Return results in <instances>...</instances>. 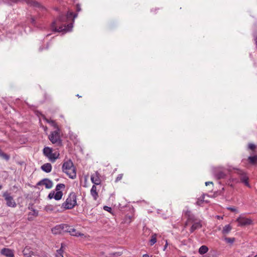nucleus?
Here are the masks:
<instances>
[{"label":"nucleus","instance_id":"obj_30","mask_svg":"<svg viewBox=\"0 0 257 257\" xmlns=\"http://www.w3.org/2000/svg\"><path fill=\"white\" fill-rule=\"evenodd\" d=\"M65 186L64 184H58L56 185L55 188L56 191H61L60 190L62 189H64Z\"/></svg>","mask_w":257,"mask_h":257},{"label":"nucleus","instance_id":"obj_32","mask_svg":"<svg viewBox=\"0 0 257 257\" xmlns=\"http://www.w3.org/2000/svg\"><path fill=\"white\" fill-rule=\"evenodd\" d=\"M49 124L52 126H53L54 128H55L56 130L59 129L58 125L54 120H52V121H51Z\"/></svg>","mask_w":257,"mask_h":257},{"label":"nucleus","instance_id":"obj_12","mask_svg":"<svg viewBox=\"0 0 257 257\" xmlns=\"http://www.w3.org/2000/svg\"><path fill=\"white\" fill-rule=\"evenodd\" d=\"M4 197L7 202V205L11 207H15L16 206V203L14 200L13 197L10 195L8 193H5L4 194Z\"/></svg>","mask_w":257,"mask_h":257},{"label":"nucleus","instance_id":"obj_9","mask_svg":"<svg viewBox=\"0 0 257 257\" xmlns=\"http://www.w3.org/2000/svg\"><path fill=\"white\" fill-rule=\"evenodd\" d=\"M236 221L238 223L239 226H245L252 224V220L250 218L239 216Z\"/></svg>","mask_w":257,"mask_h":257},{"label":"nucleus","instance_id":"obj_31","mask_svg":"<svg viewBox=\"0 0 257 257\" xmlns=\"http://www.w3.org/2000/svg\"><path fill=\"white\" fill-rule=\"evenodd\" d=\"M204 196H202L201 198H198L196 204L197 205L201 206L202 203L204 202Z\"/></svg>","mask_w":257,"mask_h":257},{"label":"nucleus","instance_id":"obj_2","mask_svg":"<svg viewBox=\"0 0 257 257\" xmlns=\"http://www.w3.org/2000/svg\"><path fill=\"white\" fill-rule=\"evenodd\" d=\"M62 171L66 174L68 177L72 179L76 177V170L73 163L71 160L65 162L62 167Z\"/></svg>","mask_w":257,"mask_h":257},{"label":"nucleus","instance_id":"obj_15","mask_svg":"<svg viewBox=\"0 0 257 257\" xmlns=\"http://www.w3.org/2000/svg\"><path fill=\"white\" fill-rule=\"evenodd\" d=\"M39 185H43L47 189H50L53 187V182L50 180L45 178L40 181L37 184Z\"/></svg>","mask_w":257,"mask_h":257},{"label":"nucleus","instance_id":"obj_11","mask_svg":"<svg viewBox=\"0 0 257 257\" xmlns=\"http://www.w3.org/2000/svg\"><path fill=\"white\" fill-rule=\"evenodd\" d=\"M23 2H25L30 6L39 8L41 10H45V7L36 0H23Z\"/></svg>","mask_w":257,"mask_h":257},{"label":"nucleus","instance_id":"obj_3","mask_svg":"<svg viewBox=\"0 0 257 257\" xmlns=\"http://www.w3.org/2000/svg\"><path fill=\"white\" fill-rule=\"evenodd\" d=\"M76 204L77 196L74 192H71L69 194L65 201L62 204L61 208L63 211L67 209H71L73 208Z\"/></svg>","mask_w":257,"mask_h":257},{"label":"nucleus","instance_id":"obj_33","mask_svg":"<svg viewBox=\"0 0 257 257\" xmlns=\"http://www.w3.org/2000/svg\"><path fill=\"white\" fill-rule=\"evenodd\" d=\"M122 177H123V174H118L115 179V182H117L120 181L122 179Z\"/></svg>","mask_w":257,"mask_h":257},{"label":"nucleus","instance_id":"obj_22","mask_svg":"<svg viewBox=\"0 0 257 257\" xmlns=\"http://www.w3.org/2000/svg\"><path fill=\"white\" fill-rule=\"evenodd\" d=\"M28 209L29 210H31L32 211V212H30L29 213V215H28L29 216L33 215V216H34L35 217H36V216H37L38 215V211L36 210V209H34L33 208V205L32 204H31V205L30 204L29 205V206L28 207Z\"/></svg>","mask_w":257,"mask_h":257},{"label":"nucleus","instance_id":"obj_20","mask_svg":"<svg viewBox=\"0 0 257 257\" xmlns=\"http://www.w3.org/2000/svg\"><path fill=\"white\" fill-rule=\"evenodd\" d=\"M90 194L94 200H96L98 198V194L97 191V188L95 185H93L90 190Z\"/></svg>","mask_w":257,"mask_h":257},{"label":"nucleus","instance_id":"obj_16","mask_svg":"<svg viewBox=\"0 0 257 257\" xmlns=\"http://www.w3.org/2000/svg\"><path fill=\"white\" fill-rule=\"evenodd\" d=\"M202 227V221L199 219L197 220L196 222L192 223V226L190 229V231L191 233H193L195 230L199 229Z\"/></svg>","mask_w":257,"mask_h":257},{"label":"nucleus","instance_id":"obj_29","mask_svg":"<svg viewBox=\"0 0 257 257\" xmlns=\"http://www.w3.org/2000/svg\"><path fill=\"white\" fill-rule=\"evenodd\" d=\"M63 245L64 244L62 243L61 248L57 250V254L56 255V257H58L59 256H63L64 250L62 248L63 247Z\"/></svg>","mask_w":257,"mask_h":257},{"label":"nucleus","instance_id":"obj_1","mask_svg":"<svg viewBox=\"0 0 257 257\" xmlns=\"http://www.w3.org/2000/svg\"><path fill=\"white\" fill-rule=\"evenodd\" d=\"M77 17V14L68 12L66 14L60 15L58 18L51 24L53 31L61 32L71 31L73 27L75 19Z\"/></svg>","mask_w":257,"mask_h":257},{"label":"nucleus","instance_id":"obj_6","mask_svg":"<svg viewBox=\"0 0 257 257\" xmlns=\"http://www.w3.org/2000/svg\"><path fill=\"white\" fill-rule=\"evenodd\" d=\"M232 169L234 170L235 173L239 176L241 182L248 188H250V185L248 183V177L244 171L235 168H233Z\"/></svg>","mask_w":257,"mask_h":257},{"label":"nucleus","instance_id":"obj_45","mask_svg":"<svg viewBox=\"0 0 257 257\" xmlns=\"http://www.w3.org/2000/svg\"><path fill=\"white\" fill-rule=\"evenodd\" d=\"M143 257H150L149 255L147 254H144Z\"/></svg>","mask_w":257,"mask_h":257},{"label":"nucleus","instance_id":"obj_41","mask_svg":"<svg viewBox=\"0 0 257 257\" xmlns=\"http://www.w3.org/2000/svg\"><path fill=\"white\" fill-rule=\"evenodd\" d=\"M168 245V243L167 240H166V243H165V245L164 246V248H163V250L164 251H165L166 249V248H167Z\"/></svg>","mask_w":257,"mask_h":257},{"label":"nucleus","instance_id":"obj_26","mask_svg":"<svg viewBox=\"0 0 257 257\" xmlns=\"http://www.w3.org/2000/svg\"><path fill=\"white\" fill-rule=\"evenodd\" d=\"M208 251V248L206 245H202L199 249V253L200 254H203L206 253Z\"/></svg>","mask_w":257,"mask_h":257},{"label":"nucleus","instance_id":"obj_43","mask_svg":"<svg viewBox=\"0 0 257 257\" xmlns=\"http://www.w3.org/2000/svg\"><path fill=\"white\" fill-rule=\"evenodd\" d=\"M44 119L48 123H50V122L52 120L46 118L45 117L44 118Z\"/></svg>","mask_w":257,"mask_h":257},{"label":"nucleus","instance_id":"obj_24","mask_svg":"<svg viewBox=\"0 0 257 257\" xmlns=\"http://www.w3.org/2000/svg\"><path fill=\"white\" fill-rule=\"evenodd\" d=\"M232 229V227L230 224H227L225 225L222 230V232L223 234H228Z\"/></svg>","mask_w":257,"mask_h":257},{"label":"nucleus","instance_id":"obj_7","mask_svg":"<svg viewBox=\"0 0 257 257\" xmlns=\"http://www.w3.org/2000/svg\"><path fill=\"white\" fill-rule=\"evenodd\" d=\"M183 213H184L185 216L187 218V220L185 223V226L186 227L187 225L190 223H193L197 221V220H199L200 219L196 217V216L191 213L190 210H187L186 211H184Z\"/></svg>","mask_w":257,"mask_h":257},{"label":"nucleus","instance_id":"obj_14","mask_svg":"<svg viewBox=\"0 0 257 257\" xmlns=\"http://www.w3.org/2000/svg\"><path fill=\"white\" fill-rule=\"evenodd\" d=\"M66 228H67V229H66V232H69L70 234V235L72 236L78 237L83 236L84 235L83 234L77 231L75 228H72L68 225L67 227Z\"/></svg>","mask_w":257,"mask_h":257},{"label":"nucleus","instance_id":"obj_21","mask_svg":"<svg viewBox=\"0 0 257 257\" xmlns=\"http://www.w3.org/2000/svg\"><path fill=\"white\" fill-rule=\"evenodd\" d=\"M52 168L51 164L48 163L44 164L41 167V169L46 173L50 172L52 170Z\"/></svg>","mask_w":257,"mask_h":257},{"label":"nucleus","instance_id":"obj_40","mask_svg":"<svg viewBox=\"0 0 257 257\" xmlns=\"http://www.w3.org/2000/svg\"><path fill=\"white\" fill-rule=\"evenodd\" d=\"M76 11L77 12H80L81 11V7L80 5L79 4H77L76 5Z\"/></svg>","mask_w":257,"mask_h":257},{"label":"nucleus","instance_id":"obj_50","mask_svg":"<svg viewBox=\"0 0 257 257\" xmlns=\"http://www.w3.org/2000/svg\"><path fill=\"white\" fill-rule=\"evenodd\" d=\"M254 257H257V254Z\"/></svg>","mask_w":257,"mask_h":257},{"label":"nucleus","instance_id":"obj_42","mask_svg":"<svg viewBox=\"0 0 257 257\" xmlns=\"http://www.w3.org/2000/svg\"><path fill=\"white\" fill-rule=\"evenodd\" d=\"M31 21L33 24L35 25V19L34 17L31 18Z\"/></svg>","mask_w":257,"mask_h":257},{"label":"nucleus","instance_id":"obj_19","mask_svg":"<svg viewBox=\"0 0 257 257\" xmlns=\"http://www.w3.org/2000/svg\"><path fill=\"white\" fill-rule=\"evenodd\" d=\"M213 175L216 179H224L226 177V174L222 171L216 170L214 172Z\"/></svg>","mask_w":257,"mask_h":257},{"label":"nucleus","instance_id":"obj_36","mask_svg":"<svg viewBox=\"0 0 257 257\" xmlns=\"http://www.w3.org/2000/svg\"><path fill=\"white\" fill-rule=\"evenodd\" d=\"M103 209H104V210L107 211H108L109 212H110L111 211V208L110 207H108L107 206H104L103 207Z\"/></svg>","mask_w":257,"mask_h":257},{"label":"nucleus","instance_id":"obj_23","mask_svg":"<svg viewBox=\"0 0 257 257\" xmlns=\"http://www.w3.org/2000/svg\"><path fill=\"white\" fill-rule=\"evenodd\" d=\"M57 205H53L51 204L47 205L45 208L44 210L47 212H51L55 210L57 207Z\"/></svg>","mask_w":257,"mask_h":257},{"label":"nucleus","instance_id":"obj_8","mask_svg":"<svg viewBox=\"0 0 257 257\" xmlns=\"http://www.w3.org/2000/svg\"><path fill=\"white\" fill-rule=\"evenodd\" d=\"M67 227V224H61L55 226L51 229L52 232L54 234H61L64 232H66V229Z\"/></svg>","mask_w":257,"mask_h":257},{"label":"nucleus","instance_id":"obj_5","mask_svg":"<svg viewBox=\"0 0 257 257\" xmlns=\"http://www.w3.org/2000/svg\"><path fill=\"white\" fill-rule=\"evenodd\" d=\"M44 155L47 157L51 162H55L56 160L58 158L59 154L58 153H53L52 149L46 147L43 149Z\"/></svg>","mask_w":257,"mask_h":257},{"label":"nucleus","instance_id":"obj_46","mask_svg":"<svg viewBox=\"0 0 257 257\" xmlns=\"http://www.w3.org/2000/svg\"><path fill=\"white\" fill-rule=\"evenodd\" d=\"M255 41L256 45V46H257V37H256L255 38Z\"/></svg>","mask_w":257,"mask_h":257},{"label":"nucleus","instance_id":"obj_28","mask_svg":"<svg viewBox=\"0 0 257 257\" xmlns=\"http://www.w3.org/2000/svg\"><path fill=\"white\" fill-rule=\"evenodd\" d=\"M157 242V234L154 233L151 236V238L150 240V245L152 246Z\"/></svg>","mask_w":257,"mask_h":257},{"label":"nucleus","instance_id":"obj_48","mask_svg":"<svg viewBox=\"0 0 257 257\" xmlns=\"http://www.w3.org/2000/svg\"><path fill=\"white\" fill-rule=\"evenodd\" d=\"M28 220H32V218H31V217H28Z\"/></svg>","mask_w":257,"mask_h":257},{"label":"nucleus","instance_id":"obj_18","mask_svg":"<svg viewBox=\"0 0 257 257\" xmlns=\"http://www.w3.org/2000/svg\"><path fill=\"white\" fill-rule=\"evenodd\" d=\"M23 254L25 257H32L35 256L34 252L29 246H26L23 250Z\"/></svg>","mask_w":257,"mask_h":257},{"label":"nucleus","instance_id":"obj_51","mask_svg":"<svg viewBox=\"0 0 257 257\" xmlns=\"http://www.w3.org/2000/svg\"><path fill=\"white\" fill-rule=\"evenodd\" d=\"M62 257H64V256H63H63H62Z\"/></svg>","mask_w":257,"mask_h":257},{"label":"nucleus","instance_id":"obj_17","mask_svg":"<svg viewBox=\"0 0 257 257\" xmlns=\"http://www.w3.org/2000/svg\"><path fill=\"white\" fill-rule=\"evenodd\" d=\"M1 253L7 257H14V253L13 250L8 248H4L1 249Z\"/></svg>","mask_w":257,"mask_h":257},{"label":"nucleus","instance_id":"obj_44","mask_svg":"<svg viewBox=\"0 0 257 257\" xmlns=\"http://www.w3.org/2000/svg\"><path fill=\"white\" fill-rule=\"evenodd\" d=\"M209 184H213V182H211V181H209V182H205V185L206 186H207Z\"/></svg>","mask_w":257,"mask_h":257},{"label":"nucleus","instance_id":"obj_25","mask_svg":"<svg viewBox=\"0 0 257 257\" xmlns=\"http://www.w3.org/2000/svg\"><path fill=\"white\" fill-rule=\"evenodd\" d=\"M249 163L252 165H254L257 163V155L253 156H249L248 158Z\"/></svg>","mask_w":257,"mask_h":257},{"label":"nucleus","instance_id":"obj_47","mask_svg":"<svg viewBox=\"0 0 257 257\" xmlns=\"http://www.w3.org/2000/svg\"><path fill=\"white\" fill-rule=\"evenodd\" d=\"M76 96H77L78 97L80 98V97H81V96H80L79 94H77L76 95Z\"/></svg>","mask_w":257,"mask_h":257},{"label":"nucleus","instance_id":"obj_37","mask_svg":"<svg viewBox=\"0 0 257 257\" xmlns=\"http://www.w3.org/2000/svg\"><path fill=\"white\" fill-rule=\"evenodd\" d=\"M225 240L229 243H232L234 241V238H226Z\"/></svg>","mask_w":257,"mask_h":257},{"label":"nucleus","instance_id":"obj_27","mask_svg":"<svg viewBox=\"0 0 257 257\" xmlns=\"http://www.w3.org/2000/svg\"><path fill=\"white\" fill-rule=\"evenodd\" d=\"M0 158H2L6 161H9L10 157L9 155L5 153L1 149H0Z\"/></svg>","mask_w":257,"mask_h":257},{"label":"nucleus","instance_id":"obj_39","mask_svg":"<svg viewBox=\"0 0 257 257\" xmlns=\"http://www.w3.org/2000/svg\"><path fill=\"white\" fill-rule=\"evenodd\" d=\"M8 1L9 2H12V3H15L23 2V0H8Z\"/></svg>","mask_w":257,"mask_h":257},{"label":"nucleus","instance_id":"obj_10","mask_svg":"<svg viewBox=\"0 0 257 257\" xmlns=\"http://www.w3.org/2000/svg\"><path fill=\"white\" fill-rule=\"evenodd\" d=\"M63 195L62 191H56L55 192L54 191H52L49 194L48 198L49 199L54 198L56 200H60L62 199Z\"/></svg>","mask_w":257,"mask_h":257},{"label":"nucleus","instance_id":"obj_38","mask_svg":"<svg viewBox=\"0 0 257 257\" xmlns=\"http://www.w3.org/2000/svg\"><path fill=\"white\" fill-rule=\"evenodd\" d=\"M227 209L229 210H230L231 211H233V212H235V211H236V209L234 207H227Z\"/></svg>","mask_w":257,"mask_h":257},{"label":"nucleus","instance_id":"obj_4","mask_svg":"<svg viewBox=\"0 0 257 257\" xmlns=\"http://www.w3.org/2000/svg\"><path fill=\"white\" fill-rule=\"evenodd\" d=\"M60 129H57L50 133L48 138L52 144H56L58 146H61L62 145V140L60 135Z\"/></svg>","mask_w":257,"mask_h":257},{"label":"nucleus","instance_id":"obj_35","mask_svg":"<svg viewBox=\"0 0 257 257\" xmlns=\"http://www.w3.org/2000/svg\"><path fill=\"white\" fill-rule=\"evenodd\" d=\"M125 222L130 223L132 222V218L130 216H126L125 218Z\"/></svg>","mask_w":257,"mask_h":257},{"label":"nucleus","instance_id":"obj_49","mask_svg":"<svg viewBox=\"0 0 257 257\" xmlns=\"http://www.w3.org/2000/svg\"><path fill=\"white\" fill-rule=\"evenodd\" d=\"M2 188V186L0 185V190Z\"/></svg>","mask_w":257,"mask_h":257},{"label":"nucleus","instance_id":"obj_34","mask_svg":"<svg viewBox=\"0 0 257 257\" xmlns=\"http://www.w3.org/2000/svg\"><path fill=\"white\" fill-rule=\"evenodd\" d=\"M248 149H249L250 150H254L255 148H256V146L255 145L253 144H248Z\"/></svg>","mask_w":257,"mask_h":257},{"label":"nucleus","instance_id":"obj_13","mask_svg":"<svg viewBox=\"0 0 257 257\" xmlns=\"http://www.w3.org/2000/svg\"><path fill=\"white\" fill-rule=\"evenodd\" d=\"M91 181L95 185L100 184L101 180L100 175L98 172H95L91 176Z\"/></svg>","mask_w":257,"mask_h":257}]
</instances>
